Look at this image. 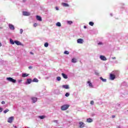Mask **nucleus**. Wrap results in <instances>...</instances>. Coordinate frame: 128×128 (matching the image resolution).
<instances>
[{
    "label": "nucleus",
    "instance_id": "11",
    "mask_svg": "<svg viewBox=\"0 0 128 128\" xmlns=\"http://www.w3.org/2000/svg\"><path fill=\"white\" fill-rule=\"evenodd\" d=\"M85 126V124L83 122H80V128H83L84 126Z\"/></svg>",
    "mask_w": 128,
    "mask_h": 128
},
{
    "label": "nucleus",
    "instance_id": "14",
    "mask_svg": "<svg viewBox=\"0 0 128 128\" xmlns=\"http://www.w3.org/2000/svg\"><path fill=\"white\" fill-rule=\"evenodd\" d=\"M26 82V84H30L32 81L31 78H28Z\"/></svg>",
    "mask_w": 128,
    "mask_h": 128
},
{
    "label": "nucleus",
    "instance_id": "39",
    "mask_svg": "<svg viewBox=\"0 0 128 128\" xmlns=\"http://www.w3.org/2000/svg\"><path fill=\"white\" fill-rule=\"evenodd\" d=\"M103 44L102 42H99V43H98V44Z\"/></svg>",
    "mask_w": 128,
    "mask_h": 128
},
{
    "label": "nucleus",
    "instance_id": "49",
    "mask_svg": "<svg viewBox=\"0 0 128 128\" xmlns=\"http://www.w3.org/2000/svg\"><path fill=\"white\" fill-rule=\"evenodd\" d=\"M55 122H57V120H55Z\"/></svg>",
    "mask_w": 128,
    "mask_h": 128
},
{
    "label": "nucleus",
    "instance_id": "37",
    "mask_svg": "<svg viewBox=\"0 0 128 128\" xmlns=\"http://www.w3.org/2000/svg\"><path fill=\"white\" fill-rule=\"evenodd\" d=\"M3 110L2 108H0V112H2Z\"/></svg>",
    "mask_w": 128,
    "mask_h": 128
},
{
    "label": "nucleus",
    "instance_id": "15",
    "mask_svg": "<svg viewBox=\"0 0 128 128\" xmlns=\"http://www.w3.org/2000/svg\"><path fill=\"white\" fill-rule=\"evenodd\" d=\"M62 88H65V89H66V90H68V88H70V87L68 86V84L63 85Z\"/></svg>",
    "mask_w": 128,
    "mask_h": 128
},
{
    "label": "nucleus",
    "instance_id": "45",
    "mask_svg": "<svg viewBox=\"0 0 128 128\" xmlns=\"http://www.w3.org/2000/svg\"><path fill=\"white\" fill-rule=\"evenodd\" d=\"M22 2H26V0H22Z\"/></svg>",
    "mask_w": 128,
    "mask_h": 128
},
{
    "label": "nucleus",
    "instance_id": "12",
    "mask_svg": "<svg viewBox=\"0 0 128 128\" xmlns=\"http://www.w3.org/2000/svg\"><path fill=\"white\" fill-rule=\"evenodd\" d=\"M9 28L11 30H14V25H12V24H9Z\"/></svg>",
    "mask_w": 128,
    "mask_h": 128
},
{
    "label": "nucleus",
    "instance_id": "46",
    "mask_svg": "<svg viewBox=\"0 0 128 128\" xmlns=\"http://www.w3.org/2000/svg\"><path fill=\"white\" fill-rule=\"evenodd\" d=\"M2 43L0 42V47L2 46Z\"/></svg>",
    "mask_w": 128,
    "mask_h": 128
},
{
    "label": "nucleus",
    "instance_id": "10",
    "mask_svg": "<svg viewBox=\"0 0 128 128\" xmlns=\"http://www.w3.org/2000/svg\"><path fill=\"white\" fill-rule=\"evenodd\" d=\"M83 42H84V40H83L82 39L80 38V39L77 40V42H78V44H82L83 43Z\"/></svg>",
    "mask_w": 128,
    "mask_h": 128
},
{
    "label": "nucleus",
    "instance_id": "3",
    "mask_svg": "<svg viewBox=\"0 0 128 128\" xmlns=\"http://www.w3.org/2000/svg\"><path fill=\"white\" fill-rule=\"evenodd\" d=\"M14 120V118L13 116L10 117L8 120V122L11 124L13 120Z\"/></svg>",
    "mask_w": 128,
    "mask_h": 128
},
{
    "label": "nucleus",
    "instance_id": "34",
    "mask_svg": "<svg viewBox=\"0 0 128 128\" xmlns=\"http://www.w3.org/2000/svg\"><path fill=\"white\" fill-rule=\"evenodd\" d=\"M90 104H91L92 105L94 104V101L92 100L91 102H90Z\"/></svg>",
    "mask_w": 128,
    "mask_h": 128
},
{
    "label": "nucleus",
    "instance_id": "1",
    "mask_svg": "<svg viewBox=\"0 0 128 128\" xmlns=\"http://www.w3.org/2000/svg\"><path fill=\"white\" fill-rule=\"evenodd\" d=\"M68 108H70V105L69 104H65V105H63L61 106V110L62 111H65L66 110H67Z\"/></svg>",
    "mask_w": 128,
    "mask_h": 128
},
{
    "label": "nucleus",
    "instance_id": "47",
    "mask_svg": "<svg viewBox=\"0 0 128 128\" xmlns=\"http://www.w3.org/2000/svg\"><path fill=\"white\" fill-rule=\"evenodd\" d=\"M14 128H17L16 126H14Z\"/></svg>",
    "mask_w": 128,
    "mask_h": 128
},
{
    "label": "nucleus",
    "instance_id": "21",
    "mask_svg": "<svg viewBox=\"0 0 128 128\" xmlns=\"http://www.w3.org/2000/svg\"><path fill=\"white\" fill-rule=\"evenodd\" d=\"M38 118L40 120H44L46 118V116H38Z\"/></svg>",
    "mask_w": 128,
    "mask_h": 128
},
{
    "label": "nucleus",
    "instance_id": "16",
    "mask_svg": "<svg viewBox=\"0 0 128 128\" xmlns=\"http://www.w3.org/2000/svg\"><path fill=\"white\" fill-rule=\"evenodd\" d=\"M86 122L88 123H91V122H92L93 120L92 119L89 118L87 119Z\"/></svg>",
    "mask_w": 128,
    "mask_h": 128
},
{
    "label": "nucleus",
    "instance_id": "29",
    "mask_svg": "<svg viewBox=\"0 0 128 128\" xmlns=\"http://www.w3.org/2000/svg\"><path fill=\"white\" fill-rule=\"evenodd\" d=\"M9 111V110L8 109H6V110H4V114H6V113H8Z\"/></svg>",
    "mask_w": 128,
    "mask_h": 128
},
{
    "label": "nucleus",
    "instance_id": "32",
    "mask_svg": "<svg viewBox=\"0 0 128 128\" xmlns=\"http://www.w3.org/2000/svg\"><path fill=\"white\" fill-rule=\"evenodd\" d=\"M67 23L68 24H72V21H68V22H67Z\"/></svg>",
    "mask_w": 128,
    "mask_h": 128
},
{
    "label": "nucleus",
    "instance_id": "41",
    "mask_svg": "<svg viewBox=\"0 0 128 128\" xmlns=\"http://www.w3.org/2000/svg\"><path fill=\"white\" fill-rule=\"evenodd\" d=\"M56 10H58V8L57 6H56Z\"/></svg>",
    "mask_w": 128,
    "mask_h": 128
},
{
    "label": "nucleus",
    "instance_id": "8",
    "mask_svg": "<svg viewBox=\"0 0 128 128\" xmlns=\"http://www.w3.org/2000/svg\"><path fill=\"white\" fill-rule=\"evenodd\" d=\"M14 43L16 44L17 46H22V44L20 41L15 40Z\"/></svg>",
    "mask_w": 128,
    "mask_h": 128
},
{
    "label": "nucleus",
    "instance_id": "28",
    "mask_svg": "<svg viewBox=\"0 0 128 128\" xmlns=\"http://www.w3.org/2000/svg\"><path fill=\"white\" fill-rule=\"evenodd\" d=\"M60 80H62V78H60V76L56 77V80H58V81H60Z\"/></svg>",
    "mask_w": 128,
    "mask_h": 128
},
{
    "label": "nucleus",
    "instance_id": "44",
    "mask_svg": "<svg viewBox=\"0 0 128 128\" xmlns=\"http://www.w3.org/2000/svg\"><path fill=\"white\" fill-rule=\"evenodd\" d=\"M112 59H113V60L116 59V57H113V58H112Z\"/></svg>",
    "mask_w": 128,
    "mask_h": 128
},
{
    "label": "nucleus",
    "instance_id": "9",
    "mask_svg": "<svg viewBox=\"0 0 128 128\" xmlns=\"http://www.w3.org/2000/svg\"><path fill=\"white\" fill-rule=\"evenodd\" d=\"M62 6L64 7H66V8L70 6L68 5V4H66L64 2L62 3Z\"/></svg>",
    "mask_w": 128,
    "mask_h": 128
},
{
    "label": "nucleus",
    "instance_id": "33",
    "mask_svg": "<svg viewBox=\"0 0 128 128\" xmlns=\"http://www.w3.org/2000/svg\"><path fill=\"white\" fill-rule=\"evenodd\" d=\"M70 93H66L65 96H66L68 97L70 96Z\"/></svg>",
    "mask_w": 128,
    "mask_h": 128
},
{
    "label": "nucleus",
    "instance_id": "4",
    "mask_svg": "<svg viewBox=\"0 0 128 128\" xmlns=\"http://www.w3.org/2000/svg\"><path fill=\"white\" fill-rule=\"evenodd\" d=\"M100 58L102 61H106L107 60L106 58L104 56H100Z\"/></svg>",
    "mask_w": 128,
    "mask_h": 128
},
{
    "label": "nucleus",
    "instance_id": "26",
    "mask_svg": "<svg viewBox=\"0 0 128 128\" xmlns=\"http://www.w3.org/2000/svg\"><path fill=\"white\" fill-rule=\"evenodd\" d=\"M94 22H89V25H90V26H94Z\"/></svg>",
    "mask_w": 128,
    "mask_h": 128
},
{
    "label": "nucleus",
    "instance_id": "2",
    "mask_svg": "<svg viewBox=\"0 0 128 128\" xmlns=\"http://www.w3.org/2000/svg\"><path fill=\"white\" fill-rule=\"evenodd\" d=\"M6 80L9 82H12V83H16V80H14L13 78H6Z\"/></svg>",
    "mask_w": 128,
    "mask_h": 128
},
{
    "label": "nucleus",
    "instance_id": "23",
    "mask_svg": "<svg viewBox=\"0 0 128 128\" xmlns=\"http://www.w3.org/2000/svg\"><path fill=\"white\" fill-rule=\"evenodd\" d=\"M10 44H14L15 43V42H14V40H12V39H10Z\"/></svg>",
    "mask_w": 128,
    "mask_h": 128
},
{
    "label": "nucleus",
    "instance_id": "36",
    "mask_svg": "<svg viewBox=\"0 0 128 128\" xmlns=\"http://www.w3.org/2000/svg\"><path fill=\"white\" fill-rule=\"evenodd\" d=\"M28 68H29V70H32V66H30L28 67Z\"/></svg>",
    "mask_w": 128,
    "mask_h": 128
},
{
    "label": "nucleus",
    "instance_id": "20",
    "mask_svg": "<svg viewBox=\"0 0 128 128\" xmlns=\"http://www.w3.org/2000/svg\"><path fill=\"white\" fill-rule=\"evenodd\" d=\"M33 82H38V80L37 78H34L32 80Z\"/></svg>",
    "mask_w": 128,
    "mask_h": 128
},
{
    "label": "nucleus",
    "instance_id": "19",
    "mask_svg": "<svg viewBox=\"0 0 128 128\" xmlns=\"http://www.w3.org/2000/svg\"><path fill=\"white\" fill-rule=\"evenodd\" d=\"M72 63H76V58H73L72 59Z\"/></svg>",
    "mask_w": 128,
    "mask_h": 128
},
{
    "label": "nucleus",
    "instance_id": "6",
    "mask_svg": "<svg viewBox=\"0 0 128 128\" xmlns=\"http://www.w3.org/2000/svg\"><path fill=\"white\" fill-rule=\"evenodd\" d=\"M31 100H32L33 103H36L38 100V98L36 97L31 98Z\"/></svg>",
    "mask_w": 128,
    "mask_h": 128
},
{
    "label": "nucleus",
    "instance_id": "17",
    "mask_svg": "<svg viewBox=\"0 0 128 128\" xmlns=\"http://www.w3.org/2000/svg\"><path fill=\"white\" fill-rule=\"evenodd\" d=\"M29 76V74H26V73H24V74H22V78H26V77H27L28 76Z\"/></svg>",
    "mask_w": 128,
    "mask_h": 128
},
{
    "label": "nucleus",
    "instance_id": "7",
    "mask_svg": "<svg viewBox=\"0 0 128 128\" xmlns=\"http://www.w3.org/2000/svg\"><path fill=\"white\" fill-rule=\"evenodd\" d=\"M22 14L23 16H30V13L29 12H22Z\"/></svg>",
    "mask_w": 128,
    "mask_h": 128
},
{
    "label": "nucleus",
    "instance_id": "42",
    "mask_svg": "<svg viewBox=\"0 0 128 128\" xmlns=\"http://www.w3.org/2000/svg\"><path fill=\"white\" fill-rule=\"evenodd\" d=\"M116 118V116H114H114H112V118Z\"/></svg>",
    "mask_w": 128,
    "mask_h": 128
},
{
    "label": "nucleus",
    "instance_id": "25",
    "mask_svg": "<svg viewBox=\"0 0 128 128\" xmlns=\"http://www.w3.org/2000/svg\"><path fill=\"white\" fill-rule=\"evenodd\" d=\"M56 26L60 27V26H62V24H60V22H58L56 24Z\"/></svg>",
    "mask_w": 128,
    "mask_h": 128
},
{
    "label": "nucleus",
    "instance_id": "38",
    "mask_svg": "<svg viewBox=\"0 0 128 128\" xmlns=\"http://www.w3.org/2000/svg\"><path fill=\"white\" fill-rule=\"evenodd\" d=\"M38 26V24L36 23L34 24V26L36 27Z\"/></svg>",
    "mask_w": 128,
    "mask_h": 128
},
{
    "label": "nucleus",
    "instance_id": "40",
    "mask_svg": "<svg viewBox=\"0 0 128 128\" xmlns=\"http://www.w3.org/2000/svg\"><path fill=\"white\" fill-rule=\"evenodd\" d=\"M30 54L31 55H34V52H30Z\"/></svg>",
    "mask_w": 128,
    "mask_h": 128
},
{
    "label": "nucleus",
    "instance_id": "18",
    "mask_svg": "<svg viewBox=\"0 0 128 128\" xmlns=\"http://www.w3.org/2000/svg\"><path fill=\"white\" fill-rule=\"evenodd\" d=\"M62 76H63V78H65V79H67L68 78V76L66 74L62 73Z\"/></svg>",
    "mask_w": 128,
    "mask_h": 128
},
{
    "label": "nucleus",
    "instance_id": "27",
    "mask_svg": "<svg viewBox=\"0 0 128 128\" xmlns=\"http://www.w3.org/2000/svg\"><path fill=\"white\" fill-rule=\"evenodd\" d=\"M64 54L68 55L70 54V52H68V51H65L64 52Z\"/></svg>",
    "mask_w": 128,
    "mask_h": 128
},
{
    "label": "nucleus",
    "instance_id": "22",
    "mask_svg": "<svg viewBox=\"0 0 128 128\" xmlns=\"http://www.w3.org/2000/svg\"><path fill=\"white\" fill-rule=\"evenodd\" d=\"M100 80H102L103 82H106V79L102 77H100Z\"/></svg>",
    "mask_w": 128,
    "mask_h": 128
},
{
    "label": "nucleus",
    "instance_id": "43",
    "mask_svg": "<svg viewBox=\"0 0 128 128\" xmlns=\"http://www.w3.org/2000/svg\"><path fill=\"white\" fill-rule=\"evenodd\" d=\"M84 29H86V26H84Z\"/></svg>",
    "mask_w": 128,
    "mask_h": 128
},
{
    "label": "nucleus",
    "instance_id": "24",
    "mask_svg": "<svg viewBox=\"0 0 128 128\" xmlns=\"http://www.w3.org/2000/svg\"><path fill=\"white\" fill-rule=\"evenodd\" d=\"M87 83H88V86H89L90 87H92V88L93 87V86H92V83L90 82V81H88V82H87Z\"/></svg>",
    "mask_w": 128,
    "mask_h": 128
},
{
    "label": "nucleus",
    "instance_id": "13",
    "mask_svg": "<svg viewBox=\"0 0 128 128\" xmlns=\"http://www.w3.org/2000/svg\"><path fill=\"white\" fill-rule=\"evenodd\" d=\"M36 19L40 22L42 21V17H40V16H36Z\"/></svg>",
    "mask_w": 128,
    "mask_h": 128
},
{
    "label": "nucleus",
    "instance_id": "30",
    "mask_svg": "<svg viewBox=\"0 0 128 128\" xmlns=\"http://www.w3.org/2000/svg\"><path fill=\"white\" fill-rule=\"evenodd\" d=\"M20 34H22L24 32V30L22 28H20Z\"/></svg>",
    "mask_w": 128,
    "mask_h": 128
},
{
    "label": "nucleus",
    "instance_id": "35",
    "mask_svg": "<svg viewBox=\"0 0 128 128\" xmlns=\"http://www.w3.org/2000/svg\"><path fill=\"white\" fill-rule=\"evenodd\" d=\"M6 104L5 101L2 102V104Z\"/></svg>",
    "mask_w": 128,
    "mask_h": 128
},
{
    "label": "nucleus",
    "instance_id": "48",
    "mask_svg": "<svg viewBox=\"0 0 128 128\" xmlns=\"http://www.w3.org/2000/svg\"><path fill=\"white\" fill-rule=\"evenodd\" d=\"M117 128H120V126H118L117 127Z\"/></svg>",
    "mask_w": 128,
    "mask_h": 128
},
{
    "label": "nucleus",
    "instance_id": "31",
    "mask_svg": "<svg viewBox=\"0 0 128 128\" xmlns=\"http://www.w3.org/2000/svg\"><path fill=\"white\" fill-rule=\"evenodd\" d=\"M49 46V44H48V42H46L44 44V46L47 48L48 46Z\"/></svg>",
    "mask_w": 128,
    "mask_h": 128
},
{
    "label": "nucleus",
    "instance_id": "5",
    "mask_svg": "<svg viewBox=\"0 0 128 128\" xmlns=\"http://www.w3.org/2000/svg\"><path fill=\"white\" fill-rule=\"evenodd\" d=\"M116 78V75L114 74H110V80H114Z\"/></svg>",
    "mask_w": 128,
    "mask_h": 128
}]
</instances>
